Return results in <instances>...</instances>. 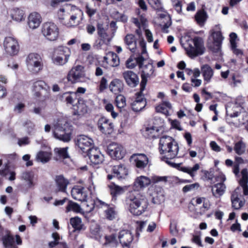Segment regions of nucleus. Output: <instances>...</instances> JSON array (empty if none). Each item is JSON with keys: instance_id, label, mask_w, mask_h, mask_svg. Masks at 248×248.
Instances as JSON below:
<instances>
[{"instance_id": "nucleus-1", "label": "nucleus", "mask_w": 248, "mask_h": 248, "mask_svg": "<svg viewBox=\"0 0 248 248\" xmlns=\"http://www.w3.org/2000/svg\"><path fill=\"white\" fill-rule=\"evenodd\" d=\"M159 144L163 161L170 166L188 174L192 178L195 176L197 171L200 169L199 164H195L193 167H182V163H175L171 161L177 157L179 151L178 144L173 139L168 136H163L160 139Z\"/></svg>"}, {"instance_id": "nucleus-2", "label": "nucleus", "mask_w": 248, "mask_h": 248, "mask_svg": "<svg viewBox=\"0 0 248 248\" xmlns=\"http://www.w3.org/2000/svg\"><path fill=\"white\" fill-rule=\"evenodd\" d=\"M125 204L132 214L140 216L147 209L148 202L144 195L138 190H134L127 193Z\"/></svg>"}, {"instance_id": "nucleus-3", "label": "nucleus", "mask_w": 248, "mask_h": 248, "mask_svg": "<svg viewBox=\"0 0 248 248\" xmlns=\"http://www.w3.org/2000/svg\"><path fill=\"white\" fill-rule=\"evenodd\" d=\"M72 130V126L64 119L58 120L53 125L54 137L65 142L71 140Z\"/></svg>"}, {"instance_id": "nucleus-4", "label": "nucleus", "mask_w": 248, "mask_h": 248, "mask_svg": "<svg viewBox=\"0 0 248 248\" xmlns=\"http://www.w3.org/2000/svg\"><path fill=\"white\" fill-rule=\"evenodd\" d=\"M58 14L62 23L67 27L77 26L79 24L80 20L83 16L82 11L76 7H72L69 15L65 13L64 8H61Z\"/></svg>"}, {"instance_id": "nucleus-5", "label": "nucleus", "mask_w": 248, "mask_h": 248, "mask_svg": "<svg viewBox=\"0 0 248 248\" xmlns=\"http://www.w3.org/2000/svg\"><path fill=\"white\" fill-rule=\"evenodd\" d=\"M183 46L186 54L190 57H195L202 55L205 49L203 39L198 36L187 39L183 44Z\"/></svg>"}, {"instance_id": "nucleus-6", "label": "nucleus", "mask_w": 248, "mask_h": 248, "mask_svg": "<svg viewBox=\"0 0 248 248\" xmlns=\"http://www.w3.org/2000/svg\"><path fill=\"white\" fill-rule=\"evenodd\" d=\"M41 32L44 37L50 41H56L59 36V29L54 23L46 22L43 24Z\"/></svg>"}, {"instance_id": "nucleus-7", "label": "nucleus", "mask_w": 248, "mask_h": 248, "mask_svg": "<svg viewBox=\"0 0 248 248\" xmlns=\"http://www.w3.org/2000/svg\"><path fill=\"white\" fill-rule=\"evenodd\" d=\"M67 79L72 84L85 81L87 78L84 67L80 65L72 67L67 74Z\"/></svg>"}, {"instance_id": "nucleus-8", "label": "nucleus", "mask_w": 248, "mask_h": 248, "mask_svg": "<svg viewBox=\"0 0 248 248\" xmlns=\"http://www.w3.org/2000/svg\"><path fill=\"white\" fill-rule=\"evenodd\" d=\"M26 64L29 70L37 73L43 67L42 59L40 55L35 53H31L26 58Z\"/></svg>"}, {"instance_id": "nucleus-9", "label": "nucleus", "mask_w": 248, "mask_h": 248, "mask_svg": "<svg viewBox=\"0 0 248 248\" xmlns=\"http://www.w3.org/2000/svg\"><path fill=\"white\" fill-rule=\"evenodd\" d=\"M167 176H155L150 178L145 176H140L138 177L134 182V186L137 188L143 189L150 185L151 183H156L160 181L166 182L167 181Z\"/></svg>"}, {"instance_id": "nucleus-10", "label": "nucleus", "mask_w": 248, "mask_h": 248, "mask_svg": "<svg viewBox=\"0 0 248 248\" xmlns=\"http://www.w3.org/2000/svg\"><path fill=\"white\" fill-rule=\"evenodd\" d=\"M223 37L220 31H211L209 38L208 46L209 48L215 52H218L221 48V45Z\"/></svg>"}, {"instance_id": "nucleus-11", "label": "nucleus", "mask_w": 248, "mask_h": 248, "mask_svg": "<svg viewBox=\"0 0 248 248\" xmlns=\"http://www.w3.org/2000/svg\"><path fill=\"white\" fill-rule=\"evenodd\" d=\"M5 51L10 55H16L19 50V45L17 39L13 37H7L3 42Z\"/></svg>"}, {"instance_id": "nucleus-12", "label": "nucleus", "mask_w": 248, "mask_h": 248, "mask_svg": "<svg viewBox=\"0 0 248 248\" xmlns=\"http://www.w3.org/2000/svg\"><path fill=\"white\" fill-rule=\"evenodd\" d=\"M34 95L37 97L42 96V92H45V97L48 98L50 91V87L43 80H37L33 82L32 87Z\"/></svg>"}, {"instance_id": "nucleus-13", "label": "nucleus", "mask_w": 248, "mask_h": 248, "mask_svg": "<svg viewBox=\"0 0 248 248\" xmlns=\"http://www.w3.org/2000/svg\"><path fill=\"white\" fill-rule=\"evenodd\" d=\"M76 144L83 152L88 153L93 149V141L90 137L85 135L78 136L76 141Z\"/></svg>"}, {"instance_id": "nucleus-14", "label": "nucleus", "mask_w": 248, "mask_h": 248, "mask_svg": "<svg viewBox=\"0 0 248 248\" xmlns=\"http://www.w3.org/2000/svg\"><path fill=\"white\" fill-rule=\"evenodd\" d=\"M142 70L141 75V81L140 84L141 91H144L145 89L146 84L147 82V78L151 77L154 74V66L153 64L148 62L144 65L141 68Z\"/></svg>"}, {"instance_id": "nucleus-15", "label": "nucleus", "mask_w": 248, "mask_h": 248, "mask_svg": "<svg viewBox=\"0 0 248 248\" xmlns=\"http://www.w3.org/2000/svg\"><path fill=\"white\" fill-rule=\"evenodd\" d=\"M216 181L219 182L212 186L211 191L213 195L216 198H219L225 193L226 186L224 182L226 180L225 176L223 174L218 175L216 178Z\"/></svg>"}, {"instance_id": "nucleus-16", "label": "nucleus", "mask_w": 248, "mask_h": 248, "mask_svg": "<svg viewBox=\"0 0 248 248\" xmlns=\"http://www.w3.org/2000/svg\"><path fill=\"white\" fill-rule=\"evenodd\" d=\"M108 152L109 155L115 159H122L125 154V151L123 146L115 142L111 143L108 146Z\"/></svg>"}, {"instance_id": "nucleus-17", "label": "nucleus", "mask_w": 248, "mask_h": 248, "mask_svg": "<svg viewBox=\"0 0 248 248\" xmlns=\"http://www.w3.org/2000/svg\"><path fill=\"white\" fill-rule=\"evenodd\" d=\"M119 243L124 248H129L131 243L133 240L134 235L131 231L128 230H122L117 234Z\"/></svg>"}, {"instance_id": "nucleus-18", "label": "nucleus", "mask_w": 248, "mask_h": 248, "mask_svg": "<svg viewBox=\"0 0 248 248\" xmlns=\"http://www.w3.org/2000/svg\"><path fill=\"white\" fill-rule=\"evenodd\" d=\"M97 125L99 130L104 134L109 135L113 131L112 123L104 117H102L99 119Z\"/></svg>"}, {"instance_id": "nucleus-19", "label": "nucleus", "mask_w": 248, "mask_h": 248, "mask_svg": "<svg viewBox=\"0 0 248 248\" xmlns=\"http://www.w3.org/2000/svg\"><path fill=\"white\" fill-rule=\"evenodd\" d=\"M21 180L25 183L27 190L32 188L35 185L36 178L34 173L31 171H25L21 174Z\"/></svg>"}, {"instance_id": "nucleus-20", "label": "nucleus", "mask_w": 248, "mask_h": 248, "mask_svg": "<svg viewBox=\"0 0 248 248\" xmlns=\"http://www.w3.org/2000/svg\"><path fill=\"white\" fill-rule=\"evenodd\" d=\"M95 203L96 206L104 208L105 216L108 219L112 220L115 218L116 212L113 207L110 206L108 204L98 199L96 200Z\"/></svg>"}, {"instance_id": "nucleus-21", "label": "nucleus", "mask_w": 248, "mask_h": 248, "mask_svg": "<svg viewBox=\"0 0 248 248\" xmlns=\"http://www.w3.org/2000/svg\"><path fill=\"white\" fill-rule=\"evenodd\" d=\"M143 92H141L140 87V92L137 93L136 100L131 104L132 108L134 111L138 112L141 110L146 105V101Z\"/></svg>"}, {"instance_id": "nucleus-22", "label": "nucleus", "mask_w": 248, "mask_h": 248, "mask_svg": "<svg viewBox=\"0 0 248 248\" xmlns=\"http://www.w3.org/2000/svg\"><path fill=\"white\" fill-rule=\"evenodd\" d=\"M71 195L76 200L85 202L87 197V193L85 189L79 186H76L71 190Z\"/></svg>"}, {"instance_id": "nucleus-23", "label": "nucleus", "mask_w": 248, "mask_h": 248, "mask_svg": "<svg viewBox=\"0 0 248 248\" xmlns=\"http://www.w3.org/2000/svg\"><path fill=\"white\" fill-rule=\"evenodd\" d=\"M123 76L126 83L131 87H135L139 83V78L138 75L134 72L126 70L123 73Z\"/></svg>"}, {"instance_id": "nucleus-24", "label": "nucleus", "mask_w": 248, "mask_h": 248, "mask_svg": "<svg viewBox=\"0 0 248 248\" xmlns=\"http://www.w3.org/2000/svg\"><path fill=\"white\" fill-rule=\"evenodd\" d=\"M42 22L40 15L37 12L31 13L28 16V24L29 28L34 30L38 28Z\"/></svg>"}, {"instance_id": "nucleus-25", "label": "nucleus", "mask_w": 248, "mask_h": 248, "mask_svg": "<svg viewBox=\"0 0 248 248\" xmlns=\"http://www.w3.org/2000/svg\"><path fill=\"white\" fill-rule=\"evenodd\" d=\"M240 188L237 187L233 192L231 196L232 207L235 209H239L244 205L245 202L240 200Z\"/></svg>"}, {"instance_id": "nucleus-26", "label": "nucleus", "mask_w": 248, "mask_h": 248, "mask_svg": "<svg viewBox=\"0 0 248 248\" xmlns=\"http://www.w3.org/2000/svg\"><path fill=\"white\" fill-rule=\"evenodd\" d=\"M201 69L205 84L210 83L214 76L213 69L207 64L202 65Z\"/></svg>"}, {"instance_id": "nucleus-27", "label": "nucleus", "mask_w": 248, "mask_h": 248, "mask_svg": "<svg viewBox=\"0 0 248 248\" xmlns=\"http://www.w3.org/2000/svg\"><path fill=\"white\" fill-rule=\"evenodd\" d=\"M91 161L94 164H99L104 160L103 155L96 148H93L88 153Z\"/></svg>"}, {"instance_id": "nucleus-28", "label": "nucleus", "mask_w": 248, "mask_h": 248, "mask_svg": "<svg viewBox=\"0 0 248 248\" xmlns=\"http://www.w3.org/2000/svg\"><path fill=\"white\" fill-rule=\"evenodd\" d=\"M124 42L127 48L132 52H136L137 41L135 36L132 34H127L124 38Z\"/></svg>"}, {"instance_id": "nucleus-29", "label": "nucleus", "mask_w": 248, "mask_h": 248, "mask_svg": "<svg viewBox=\"0 0 248 248\" xmlns=\"http://www.w3.org/2000/svg\"><path fill=\"white\" fill-rule=\"evenodd\" d=\"M241 178L239 183L241 187L243 188V193L245 195H248V172L247 169H244L241 172Z\"/></svg>"}, {"instance_id": "nucleus-30", "label": "nucleus", "mask_w": 248, "mask_h": 248, "mask_svg": "<svg viewBox=\"0 0 248 248\" xmlns=\"http://www.w3.org/2000/svg\"><path fill=\"white\" fill-rule=\"evenodd\" d=\"M52 153L50 149L46 151H40L36 155V159L38 162L46 163L51 158Z\"/></svg>"}, {"instance_id": "nucleus-31", "label": "nucleus", "mask_w": 248, "mask_h": 248, "mask_svg": "<svg viewBox=\"0 0 248 248\" xmlns=\"http://www.w3.org/2000/svg\"><path fill=\"white\" fill-rule=\"evenodd\" d=\"M55 182L57 187L59 191L65 192L69 181L62 175H58L56 177Z\"/></svg>"}, {"instance_id": "nucleus-32", "label": "nucleus", "mask_w": 248, "mask_h": 248, "mask_svg": "<svg viewBox=\"0 0 248 248\" xmlns=\"http://www.w3.org/2000/svg\"><path fill=\"white\" fill-rule=\"evenodd\" d=\"M53 53L62 57V58H70L71 50L68 47L62 46L55 48Z\"/></svg>"}, {"instance_id": "nucleus-33", "label": "nucleus", "mask_w": 248, "mask_h": 248, "mask_svg": "<svg viewBox=\"0 0 248 248\" xmlns=\"http://www.w3.org/2000/svg\"><path fill=\"white\" fill-rule=\"evenodd\" d=\"M171 108V104L167 101L162 102V103L155 107L156 112L162 113L166 116L170 115L169 111Z\"/></svg>"}, {"instance_id": "nucleus-34", "label": "nucleus", "mask_w": 248, "mask_h": 248, "mask_svg": "<svg viewBox=\"0 0 248 248\" xmlns=\"http://www.w3.org/2000/svg\"><path fill=\"white\" fill-rule=\"evenodd\" d=\"M113 171L115 176L118 179L124 178L128 174V170L122 165L115 166L113 168Z\"/></svg>"}, {"instance_id": "nucleus-35", "label": "nucleus", "mask_w": 248, "mask_h": 248, "mask_svg": "<svg viewBox=\"0 0 248 248\" xmlns=\"http://www.w3.org/2000/svg\"><path fill=\"white\" fill-rule=\"evenodd\" d=\"M246 143L243 140V139L241 138L238 141L234 143L233 150L237 155H241L246 153Z\"/></svg>"}, {"instance_id": "nucleus-36", "label": "nucleus", "mask_w": 248, "mask_h": 248, "mask_svg": "<svg viewBox=\"0 0 248 248\" xmlns=\"http://www.w3.org/2000/svg\"><path fill=\"white\" fill-rule=\"evenodd\" d=\"M10 13L12 18L16 21L19 22L24 19V12L21 9L14 8L11 10Z\"/></svg>"}, {"instance_id": "nucleus-37", "label": "nucleus", "mask_w": 248, "mask_h": 248, "mask_svg": "<svg viewBox=\"0 0 248 248\" xmlns=\"http://www.w3.org/2000/svg\"><path fill=\"white\" fill-rule=\"evenodd\" d=\"M98 33L100 37V41L98 43L99 46L103 44H108L111 40L112 37L108 35L103 29H98Z\"/></svg>"}, {"instance_id": "nucleus-38", "label": "nucleus", "mask_w": 248, "mask_h": 248, "mask_svg": "<svg viewBox=\"0 0 248 248\" xmlns=\"http://www.w3.org/2000/svg\"><path fill=\"white\" fill-rule=\"evenodd\" d=\"M105 242L104 245L105 246L115 248L117 247L119 244L118 236L115 234L105 236Z\"/></svg>"}, {"instance_id": "nucleus-39", "label": "nucleus", "mask_w": 248, "mask_h": 248, "mask_svg": "<svg viewBox=\"0 0 248 248\" xmlns=\"http://www.w3.org/2000/svg\"><path fill=\"white\" fill-rule=\"evenodd\" d=\"M109 89L115 94H118L123 90V84L121 80L118 79L113 80L110 83Z\"/></svg>"}, {"instance_id": "nucleus-40", "label": "nucleus", "mask_w": 248, "mask_h": 248, "mask_svg": "<svg viewBox=\"0 0 248 248\" xmlns=\"http://www.w3.org/2000/svg\"><path fill=\"white\" fill-rule=\"evenodd\" d=\"M75 109V114L83 115L88 112V107L83 99H79Z\"/></svg>"}, {"instance_id": "nucleus-41", "label": "nucleus", "mask_w": 248, "mask_h": 248, "mask_svg": "<svg viewBox=\"0 0 248 248\" xmlns=\"http://www.w3.org/2000/svg\"><path fill=\"white\" fill-rule=\"evenodd\" d=\"M136 167L138 168H144L148 163V158L144 154H139L135 159Z\"/></svg>"}, {"instance_id": "nucleus-42", "label": "nucleus", "mask_w": 248, "mask_h": 248, "mask_svg": "<svg viewBox=\"0 0 248 248\" xmlns=\"http://www.w3.org/2000/svg\"><path fill=\"white\" fill-rule=\"evenodd\" d=\"M2 241L4 248H17L14 243V237L9 234L4 236Z\"/></svg>"}, {"instance_id": "nucleus-43", "label": "nucleus", "mask_w": 248, "mask_h": 248, "mask_svg": "<svg viewBox=\"0 0 248 248\" xmlns=\"http://www.w3.org/2000/svg\"><path fill=\"white\" fill-rule=\"evenodd\" d=\"M160 131L158 127L150 125L146 128L145 134L149 138H156L158 136Z\"/></svg>"}, {"instance_id": "nucleus-44", "label": "nucleus", "mask_w": 248, "mask_h": 248, "mask_svg": "<svg viewBox=\"0 0 248 248\" xmlns=\"http://www.w3.org/2000/svg\"><path fill=\"white\" fill-rule=\"evenodd\" d=\"M76 98V93L74 92H66L61 96L62 101L67 104H73Z\"/></svg>"}, {"instance_id": "nucleus-45", "label": "nucleus", "mask_w": 248, "mask_h": 248, "mask_svg": "<svg viewBox=\"0 0 248 248\" xmlns=\"http://www.w3.org/2000/svg\"><path fill=\"white\" fill-rule=\"evenodd\" d=\"M109 188L111 194L113 197H116L124 193L125 189L123 187L120 186L112 183L109 185Z\"/></svg>"}, {"instance_id": "nucleus-46", "label": "nucleus", "mask_w": 248, "mask_h": 248, "mask_svg": "<svg viewBox=\"0 0 248 248\" xmlns=\"http://www.w3.org/2000/svg\"><path fill=\"white\" fill-rule=\"evenodd\" d=\"M69 60V58H62L53 53L52 56V61L54 64L57 66H63L66 64Z\"/></svg>"}, {"instance_id": "nucleus-47", "label": "nucleus", "mask_w": 248, "mask_h": 248, "mask_svg": "<svg viewBox=\"0 0 248 248\" xmlns=\"http://www.w3.org/2000/svg\"><path fill=\"white\" fill-rule=\"evenodd\" d=\"M66 211L67 212L73 211L76 213H81L82 210L78 204L72 201H69L66 208Z\"/></svg>"}, {"instance_id": "nucleus-48", "label": "nucleus", "mask_w": 248, "mask_h": 248, "mask_svg": "<svg viewBox=\"0 0 248 248\" xmlns=\"http://www.w3.org/2000/svg\"><path fill=\"white\" fill-rule=\"evenodd\" d=\"M70 224L76 230H80L82 228V222L80 218L78 217H72L70 220Z\"/></svg>"}, {"instance_id": "nucleus-49", "label": "nucleus", "mask_w": 248, "mask_h": 248, "mask_svg": "<svg viewBox=\"0 0 248 248\" xmlns=\"http://www.w3.org/2000/svg\"><path fill=\"white\" fill-rule=\"evenodd\" d=\"M206 14L203 11H199L195 15V19L199 24H203L206 21Z\"/></svg>"}, {"instance_id": "nucleus-50", "label": "nucleus", "mask_w": 248, "mask_h": 248, "mask_svg": "<svg viewBox=\"0 0 248 248\" xmlns=\"http://www.w3.org/2000/svg\"><path fill=\"white\" fill-rule=\"evenodd\" d=\"M68 148H57L55 149V152L60 157L62 158H66L69 157V154L68 153Z\"/></svg>"}, {"instance_id": "nucleus-51", "label": "nucleus", "mask_w": 248, "mask_h": 248, "mask_svg": "<svg viewBox=\"0 0 248 248\" xmlns=\"http://www.w3.org/2000/svg\"><path fill=\"white\" fill-rule=\"evenodd\" d=\"M116 104L118 108H123L126 106L125 98L122 95H118L115 99Z\"/></svg>"}, {"instance_id": "nucleus-52", "label": "nucleus", "mask_w": 248, "mask_h": 248, "mask_svg": "<svg viewBox=\"0 0 248 248\" xmlns=\"http://www.w3.org/2000/svg\"><path fill=\"white\" fill-rule=\"evenodd\" d=\"M108 57L111 59L110 64L112 66H117L119 64V59L118 56L113 52H109Z\"/></svg>"}, {"instance_id": "nucleus-53", "label": "nucleus", "mask_w": 248, "mask_h": 248, "mask_svg": "<svg viewBox=\"0 0 248 248\" xmlns=\"http://www.w3.org/2000/svg\"><path fill=\"white\" fill-rule=\"evenodd\" d=\"M50 248H68L67 244L65 242L59 243L58 241H53L49 243Z\"/></svg>"}, {"instance_id": "nucleus-54", "label": "nucleus", "mask_w": 248, "mask_h": 248, "mask_svg": "<svg viewBox=\"0 0 248 248\" xmlns=\"http://www.w3.org/2000/svg\"><path fill=\"white\" fill-rule=\"evenodd\" d=\"M149 3L155 9L161 10L163 9L162 4L160 0H148Z\"/></svg>"}, {"instance_id": "nucleus-55", "label": "nucleus", "mask_w": 248, "mask_h": 248, "mask_svg": "<svg viewBox=\"0 0 248 248\" xmlns=\"http://www.w3.org/2000/svg\"><path fill=\"white\" fill-rule=\"evenodd\" d=\"M23 126L27 131L30 133L33 131L34 128V124L30 120H26L23 123Z\"/></svg>"}, {"instance_id": "nucleus-56", "label": "nucleus", "mask_w": 248, "mask_h": 248, "mask_svg": "<svg viewBox=\"0 0 248 248\" xmlns=\"http://www.w3.org/2000/svg\"><path fill=\"white\" fill-rule=\"evenodd\" d=\"M164 120L161 118H155L153 123V126L155 127H158V129H160V130L161 131L163 130V126L164 125Z\"/></svg>"}, {"instance_id": "nucleus-57", "label": "nucleus", "mask_w": 248, "mask_h": 248, "mask_svg": "<svg viewBox=\"0 0 248 248\" xmlns=\"http://www.w3.org/2000/svg\"><path fill=\"white\" fill-rule=\"evenodd\" d=\"M199 187L198 183H194L189 185L185 186L183 188V191L184 192H187L197 189Z\"/></svg>"}, {"instance_id": "nucleus-58", "label": "nucleus", "mask_w": 248, "mask_h": 248, "mask_svg": "<svg viewBox=\"0 0 248 248\" xmlns=\"http://www.w3.org/2000/svg\"><path fill=\"white\" fill-rule=\"evenodd\" d=\"M105 109L107 111L110 112L111 113V115L112 118H115L117 117L118 113L114 111V107L111 104H107L105 106Z\"/></svg>"}, {"instance_id": "nucleus-59", "label": "nucleus", "mask_w": 248, "mask_h": 248, "mask_svg": "<svg viewBox=\"0 0 248 248\" xmlns=\"http://www.w3.org/2000/svg\"><path fill=\"white\" fill-rule=\"evenodd\" d=\"M170 233L174 236L177 235L178 230L177 229V224L174 221L171 222L170 225Z\"/></svg>"}, {"instance_id": "nucleus-60", "label": "nucleus", "mask_w": 248, "mask_h": 248, "mask_svg": "<svg viewBox=\"0 0 248 248\" xmlns=\"http://www.w3.org/2000/svg\"><path fill=\"white\" fill-rule=\"evenodd\" d=\"M90 230L93 234L97 235L100 232L99 226L97 224H93L91 226Z\"/></svg>"}, {"instance_id": "nucleus-61", "label": "nucleus", "mask_w": 248, "mask_h": 248, "mask_svg": "<svg viewBox=\"0 0 248 248\" xmlns=\"http://www.w3.org/2000/svg\"><path fill=\"white\" fill-rule=\"evenodd\" d=\"M237 38V34L234 32H232L230 34V43L232 47H236V40Z\"/></svg>"}, {"instance_id": "nucleus-62", "label": "nucleus", "mask_w": 248, "mask_h": 248, "mask_svg": "<svg viewBox=\"0 0 248 248\" xmlns=\"http://www.w3.org/2000/svg\"><path fill=\"white\" fill-rule=\"evenodd\" d=\"M136 65V62L131 57L126 62V66L128 68H133Z\"/></svg>"}, {"instance_id": "nucleus-63", "label": "nucleus", "mask_w": 248, "mask_h": 248, "mask_svg": "<svg viewBox=\"0 0 248 248\" xmlns=\"http://www.w3.org/2000/svg\"><path fill=\"white\" fill-rule=\"evenodd\" d=\"M171 125L172 127L175 128L178 130H182V128L181 127L180 122L177 120H174L171 121Z\"/></svg>"}, {"instance_id": "nucleus-64", "label": "nucleus", "mask_w": 248, "mask_h": 248, "mask_svg": "<svg viewBox=\"0 0 248 248\" xmlns=\"http://www.w3.org/2000/svg\"><path fill=\"white\" fill-rule=\"evenodd\" d=\"M30 141L28 137H24L18 139V144L21 146L22 145H25L29 144Z\"/></svg>"}]
</instances>
